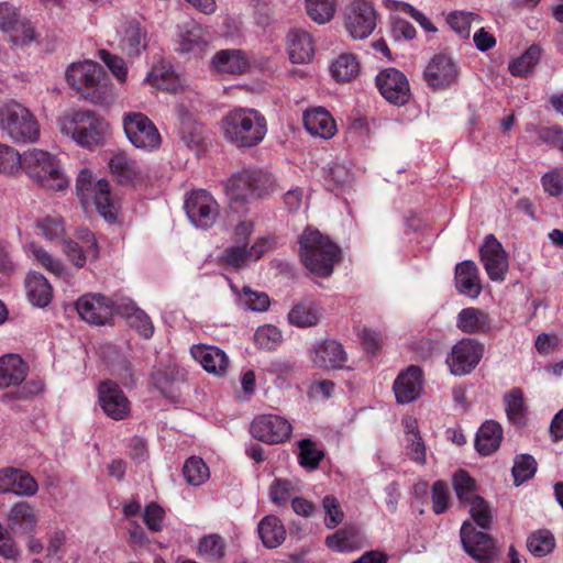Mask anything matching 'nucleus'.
<instances>
[{"label":"nucleus","mask_w":563,"mask_h":563,"mask_svg":"<svg viewBox=\"0 0 563 563\" xmlns=\"http://www.w3.org/2000/svg\"><path fill=\"white\" fill-rule=\"evenodd\" d=\"M224 139L239 148L258 145L267 134L265 117L252 108H235L221 120Z\"/></svg>","instance_id":"1"},{"label":"nucleus","mask_w":563,"mask_h":563,"mask_svg":"<svg viewBox=\"0 0 563 563\" xmlns=\"http://www.w3.org/2000/svg\"><path fill=\"white\" fill-rule=\"evenodd\" d=\"M299 255L312 274L328 277L341 258L340 247L319 230L306 228L299 236Z\"/></svg>","instance_id":"2"},{"label":"nucleus","mask_w":563,"mask_h":563,"mask_svg":"<svg viewBox=\"0 0 563 563\" xmlns=\"http://www.w3.org/2000/svg\"><path fill=\"white\" fill-rule=\"evenodd\" d=\"M23 169L30 180L48 191H63L69 186L59 158L42 148L33 147L23 152Z\"/></svg>","instance_id":"3"},{"label":"nucleus","mask_w":563,"mask_h":563,"mask_svg":"<svg viewBox=\"0 0 563 563\" xmlns=\"http://www.w3.org/2000/svg\"><path fill=\"white\" fill-rule=\"evenodd\" d=\"M58 123L60 132L84 148L103 145L108 135V123L89 110L67 112Z\"/></svg>","instance_id":"4"},{"label":"nucleus","mask_w":563,"mask_h":563,"mask_svg":"<svg viewBox=\"0 0 563 563\" xmlns=\"http://www.w3.org/2000/svg\"><path fill=\"white\" fill-rule=\"evenodd\" d=\"M0 130L14 143H35L40 137V124L34 114L14 100L0 107Z\"/></svg>","instance_id":"5"},{"label":"nucleus","mask_w":563,"mask_h":563,"mask_svg":"<svg viewBox=\"0 0 563 563\" xmlns=\"http://www.w3.org/2000/svg\"><path fill=\"white\" fill-rule=\"evenodd\" d=\"M66 80L95 103H104L110 99L104 73L96 62L73 63L66 70Z\"/></svg>","instance_id":"6"},{"label":"nucleus","mask_w":563,"mask_h":563,"mask_svg":"<svg viewBox=\"0 0 563 563\" xmlns=\"http://www.w3.org/2000/svg\"><path fill=\"white\" fill-rule=\"evenodd\" d=\"M76 189L85 208L95 206L106 221H115L118 209L113 202L108 180L103 178L95 180L90 170L82 169L77 177Z\"/></svg>","instance_id":"7"},{"label":"nucleus","mask_w":563,"mask_h":563,"mask_svg":"<svg viewBox=\"0 0 563 563\" xmlns=\"http://www.w3.org/2000/svg\"><path fill=\"white\" fill-rule=\"evenodd\" d=\"M275 177L267 170L246 168L232 175L225 183V194L234 201H249L269 192Z\"/></svg>","instance_id":"8"},{"label":"nucleus","mask_w":563,"mask_h":563,"mask_svg":"<svg viewBox=\"0 0 563 563\" xmlns=\"http://www.w3.org/2000/svg\"><path fill=\"white\" fill-rule=\"evenodd\" d=\"M453 488L457 499L470 507V514L476 525L489 529L493 512L487 501L477 494L475 479L466 471L460 470L453 476Z\"/></svg>","instance_id":"9"},{"label":"nucleus","mask_w":563,"mask_h":563,"mask_svg":"<svg viewBox=\"0 0 563 563\" xmlns=\"http://www.w3.org/2000/svg\"><path fill=\"white\" fill-rule=\"evenodd\" d=\"M377 16L371 0H351L343 9V25L353 40H365L374 32Z\"/></svg>","instance_id":"10"},{"label":"nucleus","mask_w":563,"mask_h":563,"mask_svg":"<svg viewBox=\"0 0 563 563\" xmlns=\"http://www.w3.org/2000/svg\"><path fill=\"white\" fill-rule=\"evenodd\" d=\"M123 129L126 139L135 148L151 153L161 147V133L145 114L141 112L124 114Z\"/></svg>","instance_id":"11"},{"label":"nucleus","mask_w":563,"mask_h":563,"mask_svg":"<svg viewBox=\"0 0 563 563\" xmlns=\"http://www.w3.org/2000/svg\"><path fill=\"white\" fill-rule=\"evenodd\" d=\"M484 352L485 346L482 342L472 338H463L451 347L445 363L452 375L466 376L478 366Z\"/></svg>","instance_id":"12"},{"label":"nucleus","mask_w":563,"mask_h":563,"mask_svg":"<svg viewBox=\"0 0 563 563\" xmlns=\"http://www.w3.org/2000/svg\"><path fill=\"white\" fill-rule=\"evenodd\" d=\"M460 67L448 54H434L423 69V80L433 90H444L459 80Z\"/></svg>","instance_id":"13"},{"label":"nucleus","mask_w":563,"mask_h":563,"mask_svg":"<svg viewBox=\"0 0 563 563\" xmlns=\"http://www.w3.org/2000/svg\"><path fill=\"white\" fill-rule=\"evenodd\" d=\"M189 221L198 229L211 228L219 217V205L206 190H195L185 200Z\"/></svg>","instance_id":"14"},{"label":"nucleus","mask_w":563,"mask_h":563,"mask_svg":"<svg viewBox=\"0 0 563 563\" xmlns=\"http://www.w3.org/2000/svg\"><path fill=\"white\" fill-rule=\"evenodd\" d=\"M76 310L79 317L95 325L108 324L115 310L114 301L102 294L89 292L76 300Z\"/></svg>","instance_id":"15"},{"label":"nucleus","mask_w":563,"mask_h":563,"mask_svg":"<svg viewBox=\"0 0 563 563\" xmlns=\"http://www.w3.org/2000/svg\"><path fill=\"white\" fill-rule=\"evenodd\" d=\"M376 86L380 95L395 106L406 104L410 97L407 77L396 68H386L376 76Z\"/></svg>","instance_id":"16"},{"label":"nucleus","mask_w":563,"mask_h":563,"mask_svg":"<svg viewBox=\"0 0 563 563\" xmlns=\"http://www.w3.org/2000/svg\"><path fill=\"white\" fill-rule=\"evenodd\" d=\"M308 355L311 363L318 368H347V353L343 344L338 340L331 339L313 343L309 349Z\"/></svg>","instance_id":"17"},{"label":"nucleus","mask_w":563,"mask_h":563,"mask_svg":"<svg viewBox=\"0 0 563 563\" xmlns=\"http://www.w3.org/2000/svg\"><path fill=\"white\" fill-rule=\"evenodd\" d=\"M252 435L265 443L275 444L287 440L292 427L287 419L277 415H261L251 423Z\"/></svg>","instance_id":"18"},{"label":"nucleus","mask_w":563,"mask_h":563,"mask_svg":"<svg viewBox=\"0 0 563 563\" xmlns=\"http://www.w3.org/2000/svg\"><path fill=\"white\" fill-rule=\"evenodd\" d=\"M460 534L463 548L474 560L478 563H493L496 549L489 534L476 531L468 521L462 525Z\"/></svg>","instance_id":"19"},{"label":"nucleus","mask_w":563,"mask_h":563,"mask_svg":"<svg viewBox=\"0 0 563 563\" xmlns=\"http://www.w3.org/2000/svg\"><path fill=\"white\" fill-rule=\"evenodd\" d=\"M481 261L488 277L493 282H503L508 272V254L501 243L493 235L488 234L479 250Z\"/></svg>","instance_id":"20"},{"label":"nucleus","mask_w":563,"mask_h":563,"mask_svg":"<svg viewBox=\"0 0 563 563\" xmlns=\"http://www.w3.org/2000/svg\"><path fill=\"white\" fill-rule=\"evenodd\" d=\"M22 19L15 7L8 2H0V30L14 46L19 47L31 45L37 37L32 24H19L16 27H20L24 32V36L20 37V35L16 34L14 24Z\"/></svg>","instance_id":"21"},{"label":"nucleus","mask_w":563,"mask_h":563,"mask_svg":"<svg viewBox=\"0 0 563 563\" xmlns=\"http://www.w3.org/2000/svg\"><path fill=\"white\" fill-rule=\"evenodd\" d=\"M98 398L103 412L109 418L123 420L130 415V401L114 382H101L98 387Z\"/></svg>","instance_id":"22"},{"label":"nucleus","mask_w":563,"mask_h":563,"mask_svg":"<svg viewBox=\"0 0 563 563\" xmlns=\"http://www.w3.org/2000/svg\"><path fill=\"white\" fill-rule=\"evenodd\" d=\"M190 355L209 374L225 376L230 366L227 353L218 346L208 344H195L190 347Z\"/></svg>","instance_id":"23"},{"label":"nucleus","mask_w":563,"mask_h":563,"mask_svg":"<svg viewBox=\"0 0 563 563\" xmlns=\"http://www.w3.org/2000/svg\"><path fill=\"white\" fill-rule=\"evenodd\" d=\"M176 51L181 54H201L208 45L205 30L194 21L178 25L175 35Z\"/></svg>","instance_id":"24"},{"label":"nucleus","mask_w":563,"mask_h":563,"mask_svg":"<svg viewBox=\"0 0 563 563\" xmlns=\"http://www.w3.org/2000/svg\"><path fill=\"white\" fill-rule=\"evenodd\" d=\"M423 374L420 367L410 365L394 382V393L399 404L416 400L422 391Z\"/></svg>","instance_id":"25"},{"label":"nucleus","mask_w":563,"mask_h":563,"mask_svg":"<svg viewBox=\"0 0 563 563\" xmlns=\"http://www.w3.org/2000/svg\"><path fill=\"white\" fill-rule=\"evenodd\" d=\"M36 481L25 471L5 467L0 470V493L18 496H33L37 493Z\"/></svg>","instance_id":"26"},{"label":"nucleus","mask_w":563,"mask_h":563,"mask_svg":"<svg viewBox=\"0 0 563 563\" xmlns=\"http://www.w3.org/2000/svg\"><path fill=\"white\" fill-rule=\"evenodd\" d=\"M4 519L8 529L14 534L33 532L38 521L36 510L26 501L15 503L7 512Z\"/></svg>","instance_id":"27"},{"label":"nucleus","mask_w":563,"mask_h":563,"mask_svg":"<svg viewBox=\"0 0 563 563\" xmlns=\"http://www.w3.org/2000/svg\"><path fill=\"white\" fill-rule=\"evenodd\" d=\"M303 125L310 135L324 140L333 137L336 133V124L333 117L322 107L306 110L303 113Z\"/></svg>","instance_id":"28"},{"label":"nucleus","mask_w":563,"mask_h":563,"mask_svg":"<svg viewBox=\"0 0 563 563\" xmlns=\"http://www.w3.org/2000/svg\"><path fill=\"white\" fill-rule=\"evenodd\" d=\"M108 167L120 184L134 183L145 174L143 166L124 152L113 153L108 159Z\"/></svg>","instance_id":"29"},{"label":"nucleus","mask_w":563,"mask_h":563,"mask_svg":"<svg viewBox=\"0 0 563 563\" xmlns=\"http://www.w3.org/2000/svg\"><path fill=\"white\" fill-rule=\"evenodd\" d=\"M176 114L179 121L178 134L181 142L190 148L200 147L205 140V126L197 122L184 106L176 108Z\"/></svg>","instance_id":"30"},{"label":"nucleus","mask_w":563,"mask_h":563,"mask_svg":"<svg viewBox=\"0 0 563 563\" xmlns=\"http://www.w3.org/2000/svg\"><path fill=\"white\" fill-rule=\"evenodd\" d=\"M456 327L466 334H485L492 330V319L486 311L468 307L457 313Z\"/></svg>","instance_id":"31"},{"label":"nucleus","mask_w":563,"mask_h":563,"mask_svg":"<svg viewBox=\"0 0 563 563\" xmlns=\"http://www.w3.org/2000/svg\"><path fill=\"white\" fill-rule=\"evenodd\" d=\"M401 424L405 431V449L407 456L418 464H426L427 448L420 435L417 419L411 416H406L402 418Z\"/></svg>","instance_id":"32"},{"label":"nucleus","mask_w":563,"mask_h":563,"mask_svg":"<svg viewBox=\"0 0 563 563\" xmlns=\"http://www.w3.org/2000/svg\"><path fill=\"white\" fill-rule=\"evenodd\" d=\"M455 287L460 294L475 299L482 291L478 268L472 261H464L455 268Z\"/></svg>","instance_id":"33"},{"label":"nucleus","mask_w":563,"mask_h":563,"mask_svg":"<svg viewBox=\"0 0 563 563\" xmlns=\"http://www.w3.org/2000/svg\"><path fill=\"white\" fill-rule=\"evenodd\" d=\"M27 364L16 354L0 357V388L20 385L27 375Z\"/></svg>","instance_id":"34"},{"label":"nucleus","mask_w":563,"mask_h":563,"mask_svg":"<svg viewBox=\"0 0 563 563\" xmlns=\"http://www.w3.org/2000/svg\"><path fill=\"white\" fill-rule=\"evenodd\" d=\"M23 250L27 258L41 265L52 275L62 279H66L68 277L67 268L63 262L48 253L42 245L31 242L24 244Z\"/></svg>","instance_id":"35"},{"label":"nucleus","mask_w":563,"mask_h":563,"mask_svg":"<svg viewBox=\"0 0 563 563\" xmlns=\"http://www.w3.org/2000/svg\"><path fill=\"white\" fill-rule=\"evenodd\" d=\"M503 437L501 426L494 420H487L476 433L475 449L483 456L490 455L499 449Z\"/></svg>","instance_id":"36"},{"label":"nucleus","mask_w":563,"mask_h":563,"mask_svg":"<svg viewBox=\"0 0 563 563\" xmlns=\"http://www.w3.org/2000/svg\"><path fill=\"white\" fill-rule=\"evenodd\" d=\"M289 58L295 64L309 63L314 54L313 41L309 33L302 30H292L288 34Z\"/></svg>","instance_id":"37"},{"label":"nucleus","mask_w":563,"mask_h":563,"mask_svg":"<svg viewBox=\"0 0 563 563\" xmlns=\"http://www.w3.org/2000/svg\"><path fill=\"white\" fill-rule=\"evenodd\" d=\"M262 543L267 549H276L286 540V528L282 520L274 515L264 517L257 526Z\"/></svg>","instance_id":"38"},{"label":"nucleus","mask_w":563,"mask_h":563,"mask_svg":"<svg viewBox=\"0 0 563 563\" xmlns=\"http://www.w3.org/2000/svg\"><path fill=\"white\" fill-rule=\"evenodd\" d=\"M27 298L35 307H46L53 298V289L48 280L37 272H31L25 279Z\"/></svg>","instance_id":"39"},{"label":"nucleus","mask_w":563,"mask_h":563,"mask_svg":"<svg viewBox=\"0 0 563 563\" xmlns=\"http://www.w3.org/2000/svg\"><path fill=\"white\" fill-rule=\"evenodd\" d=\"M212 65L219 73L235 75L246 71L250 63L241 51L224 49L214 55Z\"/></svg>","instance_id":"40"},{"label":"nucleus","mask_w":563,"mask_h":563,"mask_svg":"<svg viewBox=\"0 0 563 563\" xmlns=\"http://www.w3.org/2000/svg\"><path fill=\"white\" fill-rule=\"evenodd\" d=\"M330 74L338 82H350L361 74V64L356 55L342 53L330 64Z\"/></svg>","instance_id":"41"},{"label":"nucleus","mask_w":563,"mask_h":563,"mask_svg":"<svg viewBox=\"0 0 563 563\" xmlns=\"http://www.w3.org/2000/svg\"><path fill=\"white\" fill-rule=\"evenodd\" d=\"M322 309L311 300L295 305L288 313L290 324L298 328L314 327L320 322Z\"/></svg>","instance_id":"42"},{"label":"nucleus","mask_w":563,"mask_h":563,"mask_svg":"<svg viewBox=\"0 0 563 563\" xmlns=\"http://www.w3.org/2000/svg\"><path fill=\"white\" fill-rule=\"evenodd\" d=\"M229 285L233 294L235 295V301L239 306L252 310V311H265L269 307V298L263 291H253L249 287H243L242 291H239L238 287L230 280Z\"/></svg>","instance_id":"43"},{"label":"nucleus","mask_w":563,"mask_h":563,"mask_svg":"<svg viewBox=\"0 0 563 563\" xmlns=\"http://www.w3.org/2000/svg\"><path fill=\"white\" fill-rule=\"evenodd\" d=\"M540 58L541 48L537 45H531L520 56L509 62L508 70L517 77L528 76L533 71Z\"/></svg>","instance_id":"44"},{"label":"nucleus","mask_w":563,"mask_h":563,"mask_svg":"<svg viewBox=\"0 0 563 563\" xmlns=\"http://www.w3.org/2000/svg\"><path fill=\"white\" fill-rule=\"evenodd\" d=\"M23 153L14 147L0 144V175L18 178L22 175Z\"/></svg>","instance_id":"45"},{"label":"nucleus","mask_w":563,"mask_h":563,"mask_svg":"<svg viewBox=\"0 0 563 563\" xmlns=\"http://www.w3.org/2000/svg\"><path fill=\"white\" fill-rule=\"evenodd\" d=\"M121 46L129 55H140L146 47V34L139 23L131 21L126 23L122 38Z\"/></svg>","instance_id":"46"},{"label":"nucleus","mask_w":563,"mask_h":563,"mask_svg":"<svg viewBox=\"0 0 563 563\" xmlns=\"http://www.w3.org/2000/svg\"><path fill=\"white\" fill-rule=\"evenodd\" d=\"M124 317L131 328L142 338L150 339L154 334V325L148 314L134 305L125 308Z\"/></svg>","instance_id":"47"},{"label":"nucleus","mask_w":563,"mask_h":563,"mask_svg":"<svg viewBox=\"0 0 563 563\" xmlns=\"http://www.w3.org/2000/svg\"><path fill=\"white\" fill-rule=\"evenodd\" d=\"M300 492L297 479L276 478L269 487V498L276 505H286Z\"/></svg>","instance_id":"48"},{"label":"nucleus","mask_w":563,"mask_h":563,"mask_svg":"<svg viewBox=\"0 0 563 563\" xmlns=\"http://www.w3.org/2000/svg\"><path fill=\"white\" fill-rule=\"evenodd\" d=\"M249 253L250 251L246 244L236 243L227 247L219 257V261L222 265L233 269H241L253 263Z\"/></svg>","instance_id":"49"},{"label":"nucleus","mask_w":563,"mask_h":563,"mask_svg":"<svg viewBox=\"0 0 563 563\" xmlns=\"http://www.w3.org/2000/svg\"><path fill=\"white\" fill-rule=\"evenodd\" d=\"M183 473L186 482L191 486H200L210 477V470L199 456H190L186 460Z\"/></svg>","instance_id":"50"},{"label":"nucleus","mask_w":563,"mask_h":563,"mask_svg":"<svg viewBox=\"0 0 563 563\" xmlns=\"http://www.w3.org/2000/svg\"><path fill=\"white\" fill-rule=\"evenodd\" d=\"M527 547L532 555L542 558L553 551L555 539L549 530H538L530 534Z\"/></svg>","instance_id":"51"},{"label":"nucleus","mask_w":563,"mask_h":563,"mask_svg":"<svg viewBox=\"0 0 563 563\" xmlns=\"http://www.w3.org/2000/svg\"><path fill=\"white\" fill-rule=\"evenodd\" d=\"M336 0H306L308 15L319 24L332 20L335 13Z\"/></svg>","instance_id":"52"},{"label":"nucleus","mask_w":563,"mask_h":563,"mask_svg":"<svg viewBox=\"0 0 563 563\" xmlns=\"http://www.w3.org/2000/svg\"><path fill=\"white\" fill-rule=\"evenodd\" d=\"M358 538L355 531L342 529L327 537L325 544L336 552H351L358 548Z\"/></svg>","instance_id":"53"},{"label":"nucleus","mask_w":563,"mask_h":563,"mask_svg":"<svg viewBox=\"0 0 563 563\" xmlns=\"http://www.w3.org/2000/svg\"><path fill=\"white\" fill-rule=\"evenodd\" d=\"M479 23L481 19L473 12L454 11L448 15V23L451 29L461 37L468 38L471 27L474 23Z\"/></svg>","instance_id":"54"},{"label":"nucleus","mask_w":563,"mask_h":563,"mask_svg":"<svg viewBox=\"0 0 563 563\" xmlns=\"http://www.w3.org/2000/svg\"><path fill=\"white\" fill-rule=\"evenodd\" d=\"M283 340L280 330L272 324L258 327L255 334V344L263 350H275Z\"/></svg>","instance_id":"55"},{"label":"nucleus","mask_w":563,"mask_h":563,"mask_svg":"<svg viewBox=\"0 0 563 563\" xmlns=\"http://www.w3.org/2000/svg\"><path fill=\"white\" fill-rule=\"evenodd\" d=\"M198 553L208 561H218L224 555V541L219 534L203 537L198 545Z\"/></svg>","instance_id":"56"},{"label":"nucleus","mask_w":563,"mask_h":563,"mask_svg":"<svg viewBox=\"0 0 563 563\" xmlns=\"http://www.w3.org/2000/svg\"><path fill=\"white\" fill-rule=\"evenodd\" d=\"M508 419L517 424L522 423L525 417L523 394L520 389H512L504 397Z\"/></svg>","instance_id":"57"},{"label":"nucleus","mask_w":563,"mask_h":563,"mask_svg":"<svg viewBox=\"0 0 563 563\" xmlns=\"http://www.w3.org/2000/svg\"><path fill=\"white\" fill-rule=\"evenodd\" d=\"M537 471V462L533 456L521 454L516 457L512 466V475L516 485H520L530 479Z\"/></svg>","instance_id":"58"},{"label":"nucleus","mask_w":563,"mask_h":563,"mask_svg":"<svg viewBox=\"0 0 563 563\" xmlns=\"http://www.w3.org/2000/svg\"><path fill=\"white\" fill-rule=\"evenodd\" d=\"M299 463L301 466L313 470L316 468L323 457V453L317 445L309 439H303L299 442Z\"/></svg>","instance_id":"59"},{"label":"nucleus","mask_w":563,"mask_h":563,"mask_svg":"<svg viewBox=\"0 0 563 563\" xmlns=\"http://www.w3.org/2000/svg\"><path fill=\"white\" fill-rule=\"evenodd\" d=\"M36 228L41 235L51 241L62 239L65 233L64 222L58 216L44 218L36 223Z\"/></svg>","instance_id":"60"},{"label":"nucleus","mask_w":563,"mask_h":563,"mask_svg":"<svg viewBox=\"0 0 563 563\" xmlns=\"http://www.w3.org/2000/svg\"><path fill=\"white\" fill-rule=\"evenodd\" d=\"M322 506L325 512L324 522L327 528L334 529L344 519L340 501L334 496L328 495L323 498Z\"/></svg>","instance_id":"61"},{"label":"nucleus","mask_w":563,"mask_h":563,"mask_svg":"<svg viewBox=\"0 0 563 563\" xmlns=\"http://www.w3.org/2000/svg\"><path fill=\"white\" fill-rule=\"evenodd\" d=\"M66 533L62 530H54L48 534L46 556L51 561H60L66 552Z\"/></svg>","instance_id":"62"},{"label":"nucleus","mask_w":563,"mask_h":563,"mask_svg":"<svg viewBox=\"0 0 563 563\" xmlns=\"http://www.w3.org/2000/svg\"><path fill=\"white\" fill-rule=\"evenodd\" d=\"M164 519L165 510L156 503H151L145 507L143 520L150 531H161L164 526Z\"/></svg>","instance_id":"63"},{"label":"nucleus","mask_w":563,"mask_h":563,"mask_svg":"<svg viewBox=\"0 0 563 563\" xmlns=\"http://www.w3.org/2000/svg\"><path fill=\"white\" fill-rule=\"evenodd\" d=\"M181 376V373L176 364H169L166 368H156L152 378L155 386L164 391L169 386V384Z\"/></svg>","instance_id":"64"}]
</instances>
